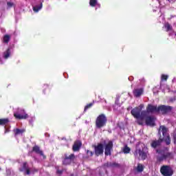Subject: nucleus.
Here are the masks:
<instances>
[{"instance_id": "c9c22d12", "label": "nucleus", "mask_w": 176, "mask_h": 176, "mask_svg": "<svg viewBox=\"0 0 176 176\" xmlns=\"http://www.w3.org/2000/svg\"><path fill=\"white\" fill-rule=\"evenodd\" d=\"M104 166L105 167H112V162H107L106 164H104Z\"/></svg>"}, {"instance_id": "bb28decb", "label": "nucleus", "mask_w": 176, "mask_h": 176, "mask_svg": "<svg viewBox=\"0 0 176 176\" xmlns=\"http://www.w3.org/2000/svg\"><path fill=\"white\" fill-rule=\"evenodd\" d=\"M136 170L138 173H142V171H144V166L141 164H138Z\"/></svg>"}, {"instance_id": "c85d7f7f", "label": "nucleus", "mask_w": 176, "mask_h": 176, "mask_svg": "<svg viewBox=\"0 0 176 176\" xmlns=\"http://www.w3.org/2000/svg\"><path fill=\"white\" fill-rule=\"evenodd\" d=\"M89 5L91 8H94L97 5V0H89Z\"/></svg>"}, {"instance_id": "7ed1b4c3", "label": "nucleus", "mask_w": 176, "mask_h": 176, "mask_svg": "<svg viewBox=\"0 0 176 176\" xmlns=\"http://www.w3.org/2000/svg\"><path fill=\"white\" fill-rule=\"evenodd\" d=\"M157 153L162 155V156L157 158L158 162H163V160H166V159H174V155L170 152L164 153L163 150H157Z\"/></svg>"}, {"instance_id": "20e7f679", "label": "nucleus", "mask_w": 176, "mask_h": 176, "mask_svg": "<svg viewBox=\"0 0 176 176\" xmlns=\"http://www.w3.org/2000/svg\"><path fill=\"white\" fill-rule=\"evenodd\" d=\"M172 111L173 107L171 106L161 104L157 107V113L161 112L162 115H167V113H170Z\"/></svg>"}, {"instance_id": "2eb2a0df", "label": "nucleus", "mask_w": 176, "mask_h": 176, "mask_svg": "<svg viewBox=\"0 0 176 176\" xmlns=\"http://www.w3.org/2000/svg\"><path fill=\"white\" fill-rule=\"evenodd\" d=\"M158 107L157 105H153L151 104H148L146 108L148 113H155V112H157Z\"/></svg>"}, {"instance_id": "7c9ffc66", "label": "nucleus", "mask_w": 176, "mask_h": 176, "mask_svg": "<svg viewBox=\"0 0 176 176\" xmlns=\"http://www.w3.org/2000/svg\"><path fill=\"white\" fill-rule=\"evenodd\" d=\"M56 174L61 175V174H63V173H64V169L59 170L58 166H56Z\"/></svg>"}, {"instance_id": "f257e3e1", "label": "nucleus", "mask_w": 176, "mask_h": 176, "mask_svg": "<svg viewBox=\"0 0 176 176\" xmlns=\"http://www.w3.org/2000/svg\"><path fill=\"white\" fill-rule=\"evenodd\" d=\"M62 159V164L63 166H71L72 163H75L76 156L74 153L68 154L65 153Z\"/></svg>"}, {"instance_id": "9b49d317", "label": "nucleus", "mask_w": 176, "mask_h": 176, "mask_svg": "<svg viewBox=\"0 0 176 176\" xmlns=\"http://www.w3.org/2000/svg\"><path fill=\"white\" fill-rule=\"evenodd\" d=\"M156 120V118L148 116L146 118L145 122L147 126H156L155 121Z\"/></svg>"}, {"instance_id": "a19ab883", "label": "nucleus", "mask_w": 176, "mask_h": 176, "mask_svg": "<svg viewBox=\"0 0 176 176\" xmlns=\"http://www.w3.org/2000/svg\"><path fill=\"white\" fill-rule=\"evenodd\" d=\"M139 124H142V121H138Z\"/></svg>"}, {"instance_id": "4468645a", "label": "nucleus", "mask_w": 176, "mask_h": 176, "mask_svg": "<svg viewBox=\"0 0 176 176\" xmlns=\"http://www.w3.org/2000/svg\"><path fill=\"white\" fill-rule=\"evenodd\" d=\"M14 118H16V119H19V120H21L23 119H28V114L25 113V111L23 110L21 113H14Z\"/></svg>"}, {"instance_id": "393cba45", "label": "nucleus", "mask_w": 176, "mask_h": 176, "mask_svg": "<svg viewBox=\"0 0 176 176\" xmlns=\"http://www.w3.org/2000/svg\"><path fill=\"white\" fill-rule=\"evenodd\" d=\"M10 41V35H9V34L4 35V36L3 38V42L4 43H9Z\"/></svg>"}, {"instance_id": "a211bd4d", "label": "nucleus", "mask_w": 176, "mask_h": 176, "mask_svg": "<svg viewBox=\"0 0 176 176\" xmlns=\"http://www.w3.org/2000/svg\"><path fill=\"white\" fill-rule=\"evenodd\" d=\"M163 142V139L160 138L158 140H154L151 142L152 148H157V146H160V144Z\"/></svg>"}, {"instance_id": "6e6552de", "label": "nucleus", "mask_w": 176, "mask_h": 176, "mask_svg": "<svg viewBox=\"0 0 176 176\" xmlns=\"http://www.w3.org/2000/svg\"><path fill=\"white\" fill-rule=\"evenodd\" d=\"M19 171L23 173L25 175H30L31 174V169L28 166V163L23 162L22 166L19 168Z\"/></svg>"}, {"instance_id": "f8f14e48", "label": "nucleus", "mask_w": 176, "mask_h": 176, "mask_svg": "<svg viewBox=\"0 0 176 176\" xmlns=\"http://www.w3.org/2000/svg\"><path fill=\"white\" fill-rule=\"evenodd\" d=\"M82 148V141L76 140L72 146L73 152H79Z\"/></svg>"}, {"instance_id": "79ce46f5", "label": "nucleus", "mask_w": 176, "mask_h": 176, "mask_svg": "<svg viewBox=\"0 0 176 176\" xmlns=\"http://www.w3.org/2000/svg\"><path fill=\"white\" fill-rule=\"evenodd\" d=\"M167 1H168L170 2V1H171V0H167Z\"/></svg>"}, {"instance_id": "2f4dec72", "label": "nucleus", "mask_w": 176, "mask_h": 176, "mask_svg": "<svg viewBox=\"0 0 176 176\" xmlns=\"http://www.w3.org/2000/svg\"><path fill=\"white\" fill-rule=\"evenodd\" d=\"M168 79V76L162 74L161 76V80H167Z\"/></svg>"}, {"instance_id": "ddd939ff", "label": "nucleus", "mask_w": 176, "mask_h": 176, "mask_svg": "<svg viewBox=\"0 0 176 176\" xmlns=\"http://www.w3.org/2000/svg\"><path fill=\"white\" fill-rule=\"evenodd\" d=\"M31 152H34V153L40 155V156H43V159H46V155H44L43 151L41 150V147H39L38 145L33 146Z\"/></svg>"}, {"instance_id": "aec40b11", "label": "nucleus", "mask_w": 176, "mask_h": 176, "mask_svg": "<svg viewBox=\"0 0 176 176\" xmlns=\"http://www.w3.org/2000/svg\"><path fill=\"white\" fill-rule=\"evenodd\" d=\"M14 136L19 135V134H23V133H25V129H14Z\"/></svg>"}, {"instance_id": "5701e85b", "label": "nucleus", "mask_w": 176, "mask_h": 176, "mask_svg": "<svg viewBox=\"0 0 176 176\" xmlns=\"http://www.w3.org/2000/svg\"><path fill=\"white\" fill-rule=\"evenodd\" d=\"M8 122H9V118L0 119V126H5V124H8Z\"/></svg>"}, {"instance_id": "39448f33", "label": "nucleus", "mask_w": 176, "mask_h": 176, "mask_svg": "<svg viewBox=\"0 0 176 176\" xmlns=\"http://www.w3.org/2000/svg\"><path fill=\"white\" fill-rule=\"evenodd\" d=\"M92 148L94 149L96 156L104 155V144L98 143L97 145H93Z\"/></svg>"}, {"instance_id": "4c0bfd02", "label": "nucleus", "mask_w": 176, "mask_h": 176, "mask_svg": "<svg viewBox=\"0 0 176 176\" xmlns=\"http://www.w3.org/2000/svg\"><path fill=\"white\" fill-rule=\"evenodd\" d=\"M7 5L9 8H12V6H13V3H12L11 2H8Z\"/></svg>"}, {"instance_id": "72a5a7b5", "label": "nucleus", "mask_w": 176, "mask_h": 176, "mask_svg": "<svg viewBox=\"0 0 176 176\" xmlns=\"http://www.w3.org/2000/svg\"><path fill=\"white\" fill-rule=\"evenodd\" d=\"M87 155H88V156H93V155H94V153H93V151H90V150H87Z\"/></svg>"}, {"instance_id": "a878e982", "label": "nucleus", "mask_w": 176, "mask_h": 176, "mask_svg": "<svg viewBox=\"0 0 176 176\" xmlns=\"http://www.w3.org/2000/svg\"><path fill=\"white\" fill-rule=\"evenodd\" d=\"M43 6V4L41 3L39 6H33L34 12H38V11L41 10Z\"/></svg>"}, {"instance_id": "b1692460", "label": "nucleus", "mask_w": 176, "mask_h": 176, "mask_svg": "<svg viewBox=\"0 0 176 176\" xmlns=\"http://www.w3.org/2000/svg\"><path fill=\"white\" fill-rule=\"evenodd\" d=\"M164 28L166 29V32H168V31H173V26H171L169 23L164 24Z\"/></svg>"}, {"instance_id": "ea45409f", "label": "nucleus", "mask_w": 176, "mask_h": 176, "mask_svg": "<svg viewBox=\"0 0 176 176\" xmlns=\"http://www.w3.org/2000/svg\"><path fill=\"white\" fill-rule=\"evenodd\" d=\"M6 133H9V129H6L5 133L6 134Z\"/></svg>"}, {"instance_id": "f3484780", "label": "nucleus", "mask_w": 176, "mask_h": 176, "mask_svg": "<svg viewBox=\"0 0 176 176\" xmlns=\"http://www.w3.org/2000/svg\"><path fill=\"white\" fill-rule=\"evenodd\" d=\"M144 93V89H135L133 90V96L134 97L138 98L141 97L142 96V94Z\"/></svg>"}, {"instance_id": "4be33fe9", "label": "nucleus", "mask_w": 176, "mask_h": 176, "mask_svg": "<svg viewBox=\"0 0 176 176\" xmlns=\"http://www.w3.org/2000/svg\"><path fill=\"white\" fill-rule=\"evenodd\" d=\"M10 57V48H8L6 52H3V58L8 60Z\"/></svg>"}, {"instance_id": "58836bf2", "label": "nucleus", "mask_w": 176, "mask_h": 176, "mask_svg": "<svg viewBox=\"0 0 176 176\" xmlns=\"http://www.w3.org/2000/svg\"><path fill=\"white\" fill-rule=\"evenodd\" d=\"M142 108H144V104H141L140 106H139V109H142Z\"/></svg>"}, {"instance_id": "9d476101", "label": "nucleus", "mask_w": 176, "mask_h": 176, "mask_svg": "<svg viewBox=\"0 0 176 176\" xmlns=\"http://www.w3.org/2000/svg\"><path fill=\"white\" fill-rule=\"evenodd\" d=\"M141 113V109L140 107H135L131 111V114L135 119H140Z\"/></svg>"}, {"instance_id": "0eeeda50", "label": "nucleus", "mask_w": 176, "mask_h": 176, "mask_svg": "<svg viewBox=\"0 0 176 176\" xmlns=\"http://www.w3.org/2000/svg\"><path fill=\"white\" fill-rule=\"evenodd\" d=\"M112 149H113V142L110 140L104 146V155H105V156H111Z\"/></svg>"}, {"instance_id": "c756f323", "label": "nucleus", "mask_w": 176, "mask_h": 176, "mask_svg": "<svg viewBox=\"0 0 176 176\" xmlns=\"http://www.w3.org/2000/svg\"><path fill=\"white\" fill-rule=\"evenodd\" d=\"M130 151H131V148L127 146H125L123 149L124 153H130Z\"/></svg>"}, {"instance_id": "473e14b6", "label": "nucleus", "mask_w": 176, "mask_h": 176, "mask_svg": "<svg viewBox=\"0 0 176 176\" xmlns=\"http://www.w3.org/2000/svg\"><path fill=\"white\" fill-rule=\"evenodd\" d=\"M119 107H120V104L118 103V101H116L114 104V109H118Z\"/></svg>"}, {"instance_id": "6ab92c4d", "label": "nucleus", "mask_w": 176, "mask_h": 176, "mask_svg": "<svg viewBox=\"0 0 176 176\" xmlns=\"http://www.w3.org/2000/svg\"><path fill=\"white\" fill-rule=\"evenodd\" d=\"M163 141L166 144V145H170L171 144V138H170V135H166L164 136L162 138Z\"/></svg>"}, {"instance_id": "dca6fc26", "label": "nucleus", "mask_w": 176, "mask_h": 176, "mask_svg": "<svg viewBox=\"0 0 176 176\" xmlns=\"http://www.w3.org/2000/svg\"><path fill=\"white\" fill-rule=\"evenodd\" d=\"M160 131H162V135L163 137H166V135H169L168 133V128L166 127V126L164 125H161L160 126V129H159V134H160Z\"/></svg>"}, {"instance_id": "412c9836", "label": "nucleus", "mask_w": 176, "mask_h": 176, "mask_svg": "<svg viewBox=\"0 0 176 176\" xmlns=\"http://www.w3.org/2000/svg\"><path fill=\"white\" fill-rule=\"evenodd\" d=\"M146 115H148V111L146 110L140 111V117L139 118V119L140 120H144V119L146 118Z\"/></svg>"}, {"instance_id": "f03ea898", "label": "nucleus", "mask_w": 176, "mask_h": 176, "mask_svg": "<svg viewBox=\"0 0 176 176\" xmlns=\"http://www.w3.org/2000/svg\"><path fill=\"white\" fill-rule=\"evenodd\" d=\"M108 122V118L105 114L102 113L100 114L96 120V129H102V127H105L107 126V122Z\"/></svg>"}, {"instance_id": "e433bc0d", "label": "nucleus", "mask_w": 176, "mask_h": 176, "mask_svg": "<svg viewBox=\"0 0 176 176\" xmlns=\"http://www.w3.org/2000/svg\"><path fill=\"white\" fill-rule=\"evenodd\" d=\"M112 167H120V164L116 162H112Z\"/></svg>"}, {"instance_id": "1a4fd4ad", "label": "nucleus", "mask_w": 176, "mask_h": 176, "mask_svg": "<svg viewBox=\"0 0 176 176\" xmlns=\"http://www.w3.org/2000/svg\"><path fill=\"white\" fill-rule=\"evenodd\" d=\"M135 155H139L142 160H146L148 157V153L145 152V148H137L135 151Z\"/></svg>"}, {"instance_id": "423d86ee", "label": "nucleus", "mask_w": 176, "mask_h": 176, "mask_svg": "<svg viewBox=\"0 0 176 176\" xmlns=\"http://www.w3.org/2000/svg\"><path fill=\"white\" fill-rule=\"evenodd\" d=\"M161 173L164 176H171L174 174L173 169L170 168L168 166H163L160 169Z\"/></svg>"}, {"instance_id": "f704fd0d", "label": "nucleus", "mask_w": 176, "mask_h": 176, "mask_svg": "<svg viewBox=\"0 0 176 176\" xmlns=\"http://www.w3.org/2000/svg\"><path fill=\"white\" fill-rule=\"evenodd\" d=\"M173 140L174 144H176V132H174L173 134Z\"/></svg>"}, {"instance_id": "cd10ccee", "label": "nucleus", "mask_w": 176, "mask_h": 176, "mask_svg": "<svg viewBox=\"0 0 176 176\" xmlns=\"http://www.w3.org/2000/svg\"><path fill=\"white\" fill-rule=\"evenodd\" d=\"M93 105H94V102L89 103L88 104H87L85 107L84 111L86 112V111H87V109H89V108H91V107H93Z\"/></svg>"}]
</instances>
